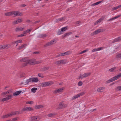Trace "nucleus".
<instances>
[{
    "label": "nucleus",
    "mask_w": 121,
    "mask_h": 121,
    "mask_svg": "<svg viewBox=\"0 0 121 121\" xmlns=\"http://www.w3.org/2000/svg\"><path fill=\"white\" fill-rule=\"evenodd\" d=\"M116 58L117 59H121V53L117 54L116 56Z\"/></svg>",
    "instance_id": "nucleus-36"
},
{
    "label": "nucleus",
    "mask_w": 121,
    "mask_h": 121,
    "mask_svg": "<svg viewBox=\"0 0 121 121\" xmlns=\"http://www.w3.org/2000/svg\"><path fill=\"white\" fill-rule=\"evenodd\" d=\"M49 68V67L47 66L42 68L41 69L42 71H44L48 70Z\"/></svg>",
    "instance_id": "nucleus-34"
},
{
    "label": "nucleus",
    "mask_w": 121,
    "mask_h": 121,
    "mask_svg": "<svg viewBox=\"0 0 121 121\" xmlns=\"http://www.w3.org/2000/svg\"><path fill=\"white\" fill-rule=\"evenodd\" d=\"M91 73L88 72L85 73L82 75L80 74L79 78V79H82L86 78L90 76L91 75Z\"/></svg>",
    "instance_id": "nucleus-6"
},
{
    "label": "nucleus",
    "mask_w": 121,
    "mask_h": 121,
    "mask_svg": "<svg viewBox=\"0 0 121 121\" xmlns=\"http://www.w3.org/2000/svg\"><path fill=\"white\" fill-rule=\"evenodd\" d=\"M67 105V104H64L61 102L60 103L58 106V108L59 109L63 108L66 107Z\"/></svg>",
    "instance_id": "nucleus-10"
},
{
    "label": "nucleus",
    "mask_w": 121,
    "mask_h": 121,
    "mask_svg": "<svg viewBox=\"0 0 121 121\" xmlns=\"http://www.w3.org/2000/svg\"><path fill=\"white\" fill-rule=\"evenodd\" d=\"M5 48V45H2L0 46V49Z\"/></svg>",
    "instance_id": "nucleus-47"
},
{
    "label": "nucleus",
    "mask_w": 121,
    "mask_h": 121,
    "mask_svg": "<svg viewBox=\"0 0 121 121\" xmlns=\"http://www.w3.org/2000/svg\"><path fill=\"white\" fill-rule=\"evenodd\" d=\"M61 31L60 30H59L57 32V34L58 35H60L62 34V33H61Z\"/></svg>",
    "instance_id": "nucleus-51"
},
{
    "label": "nucleus",
    "mask_w": 121,
    "mask_h": 121,
    "mask_svg": "<svg viewBox=\"0 0 121 121\" xmlns=\"http://www.w3.org/2000/svg\"><path fill=\"white\" fill-rule=\"evenodd\" d=\"M10 117H11L10 116V114L9 113L3 115L2 116V118H5Z\"/></svg>",
    "instance_id": "nucleus-28"
},
{
    "label": "nucleus",
    "mask_w": 121,
    "mask_h": 121,
    "mask_svg": "<svg viewBox=\"0 0 121 121\" xmlns=\"http://www.w3.org/2000/svg\"><path fill=\"white\" fill-rule=\"evenodd\" d=\"M22 43V40H18L17 41H13L12 42V44H15V43L16 44V46H17L18 45V43Z\"/></svg>",
    "instance_id": "nucleus-17"
},
{
    "label": "nucleus",
    "mask_w": 121,
    "mask_h": 121,
    "mask_svg": "<svg viewBox=\"0 0 121 121\" xmlns=\"http://www.w3.org/2000/svg\"><path fill=\"white\" fill-rule=\"evenodd\" d=\"M67 29V27H64L60 29L61 31L62 32L64 31H65Z\"/></svg>",
    "instance_id": "nucleus-43"
},
{
    "label": "nucleus",
    "mask_w": 121,
    "mask_h": 121,
    "mask_svg": "<svg viewBox=\"0 0 121 121\" xmlns=\"http://www.w3.org/2000/svg\"><path fill=\"white\" fill-rule=\"evenodd\" d=\"M56 22H59L60 21V18L56 19Z\"/></svg>",
    "instance_id": "nucleus-61"
},
{
    "label": "nucleus",
    "mask_w": 121,
    "mask_h": 121,
    "mask_svg": "<svg viewBox=\"0 0 121 121\" xmlns=\"http://www.w3.org/2000/svg\"><path fill=\"white\" fill-rule=\"evenodd\" d=\"M54 82L52 81H49V82H42L40 83V86L42 87L48 86H51L53 84Z\"/></svg>",
    "instance_id": "nucleus-3"
},
{
    "label": "nucleus",
    "mask_w": 121,
    "mask_h": 121,
    "mask_svg": "<svg viewBox=\"0 0 121 121\" xmlns=\"http://www.w3.org/2000/svg\"><path fill=\"white\" fill-rule=\"evenodd\" d=\"M26 75V74L24 73H22L20 74V77L21 78L24 77Z\"/></svg>",
    "instance_id": "nucleus-44"
},
{
    "label": "nucleus",
    "mask_w": 121,
    "mask_h": 121,
    "mask_svg": "<svg viewBox=\"0 0 121 121\" xmlns=\"http://www.w3.org/2000/svg\"><path fill=\"white\" fill-rule=\"evenodd\" d=\"M72 34V32H71L66 33L64 35L62 36V38H63L65 37L69 36V35H71Z\"/></svg>",
    "instance_id": "nucleus-22"
},
{
    "label": "nucleus",
    "mask_w": 121,
    "mask_h": 121,
    "mask_svg": "<svg viewBox=\"0 0 121 121\" xmlns=\"http://www.w3.org/2000/svg\"><path fill=\"white\" fill-rule=\"evenodd\" d=\"M38 75L39 77L41 78H43L44 77L43 74L41 73H38Z\"/></svg>",
    "instance_id": "nucleus-46"
},
{
    "label": "nucleus",
    "mask_w": 121,
    "mask_h": 121,
    "mask_svg": "<svg viewBox=\"0 0 121 121\" xmlns=\"http://www.w3.org/2000/svg\"><path fill=\"white\" fill-rule=\"evenodd\" d=\"M25 34H24L23 33V34H21L20 35H19L17 36V37H22L25 36L24 35Z\"/></svg>",
    "instance_id": "nucleus-57"
},
{
    "label": "nucleus",
    "mask_w": 121,
    "mask_h": 121,
    "mask_svg": "<svg viewBox=\"0 0 121 121\" xmlns=\"http://www.w3.org/2000/svg\"><path fill=\"white\" fill-rule=\"evenodd\" d=\"M64 87H61L55 90L53 93L55 94H56L57 93H61L62 92L65 90Z\"/></svg>",
    "instance_id": "nucleus-7"
},
{
    "label": "nucleus",
    "mask_w": 121,
    "mask_h": 121,
    "mask_svg": "<svg viewBox=\"0 0 121 121\" xmlns=\"http://www.w3.org/2000/svg\"><path fill=\"white\" fill-rule=\"evenodd\" d=\"M11 12L6 13H5L4 15L5 16H12Z\"/></svg>",
    "instance_id": "nucleus-33"
},
{
    "label": "nucleus",
    "mask_w": 121,
    "mask_h": 121,
    "mask_svg": "<svg viewBox=\"0 0 121 121\" xmlns=\"http://www.w3.org/2000/svg\"><path fill=\"white\" fill-rule=\"evenodd\" d=\"M65 19V18L64 17L60 18V21H63V20H64V19Z\"/></svg>",
    "instance_id": "nucleus-56"
},
{
    "label": "nucleus",
    "mask_w": 121,
    "mask_h": 121,
    "mask_svg": "<svg viewBox=\"0 0 121 121\" xmlns=\"http://www.w3.org/2000/svg\"><path fill=\"white\" fill-rule=\"evenodd\" d=\"M121 7V5H119L117 6H116L113 8L112 9V10L113 11L116 10L119 8H120Z\"/></svg>",
    "instance_id": "nucleus-37"
},
{
    "label": "nucleus",
    "mask_w": 121,
    "mask_h": 121,
    "mask_svg": "<svg viewBox=\"0 0 121 121\" xmlns=\"http://www.w3.org/2000/svg\"><path fill=\"white\" fill-rule=\"evenodd\" d=\"M6 94V92H4L2 93L1 94V95L2 96H3L5 95Z\"/></svg>",
    "instance_id": "nucleus-55"
},
{
    "label": "nucleus",
    "mask_w": 121,
    "mask_h": 121,
    "mask_svg": "<svg viewBox=\"0 0 121 121\" xmlns=\"http://www.w3.org/2000/svg\"><path fill=\"white\" fill-rule=\"evenodd\" d=\"M63 53L64 56H65L66 55H69L72 52L71 51H69Z\"/></svg>",
    "instance_id": "nucleus-32"
},
{
    "label": "nucleus",
    "mask_w": 121,
    "mask_h": 121,
    "mask_svg": "<svg viewBox=\"0 0 121 121\" xmlns=\"http://www.w3.org/2000/svg\"><path fill=\"white\" fill-rule=\"evenodd\" d=\"M85 92L83 91L81 93H80L79 94H77L76 95H74L72 97V100H73L74 99H75L76 98L83 95L85 94Z\"/></svg>",
    "instance_id": "nucleus-9"
},
{
    "label": "nucleus",
    "mask_w": 121,
    "mask_h": 121,
    "mask_svg": "<svg viewBox=\"0 0 121 121\" xmlns=\"http://www.w3.org/2000/svg\"><path fill=\"white\" fill-rule=\"evenodd\" d=\"M80 23V21H78L76 22V23L77 24H79Z\"/></svg>",
    "instance_id": "nucleus-63"
},
{
    "label": "nucleus",
    "mask_w": 121,
    "mask_h": 121,
    "mask_svg": "<svg viewBox=\"0 0 121 121\" xmlns=\"http://www.w3.org/2000/svg\"><path fill=\"white\" fill-rule=\"evenodd\" d=\"M22 21L23 19H19L13 21V25H15L21 22Z\"/></svg>",
    "instance_id": "nucleus-14"
},
{
    "label": "nucleus",
    "mask_w": 121,
    "mask_h": 121,
    "mask_svg": "<svg viewBox=\"0 0 121 121\" xmlns=\"http://www.w3.org/2000/svg\"><path fill=\"white\" fill-rule=\"evenodd\" d=\"M26 46V44H23L22 45L19 46L17 49V50H19L25 48Z\"/></svg>",
    "instance_id": "nucleus-21"
},
{
    "label": "nucleus",
    "mask_w": 121,
    "mask_h": 121,
    "mask_svg": "<svg viewBox=\"0 0 121 121\" xmlns=\"http://www.w3.org/2000/svg\"><path fill=\"white\" fill-rule=\"evenodd\" d=\"M33 102L32 101H30L29 102H27L26 103V104H32L33 103Z\"/></svg>",
    "instance_id": "nucleus-54"
},
{
    "label": "nucleus",
    "mask_w": 121,
    "mask_h": 121,
    "mask_svg": "<svg viewBox=\"0 0 121 121\" xmlns=\"http://www.w3.org/2000/svg\"><path fill=\"white\" fill-rule=\"evenodd\" d=\"M7 93V94L8 95L11 92V90H9L6 92ZM12 97V95H7L4 98H2L0 100V101L2 102L7 101L11 99Z\"/></svg>",
    "instance_id": "nucleus-1"
},
{
    "label": "nucleus",
    "mask_w": 121,
    "mask_h": 121,
    "mask_svg": "<svg viewBox=\"0 0 121 121\" xmlns=\"http://www.w3.org/2000/svg\"><path fill=\"white\" fill-rule=\"evenodd\" d=\"M41 119L39 116H35L31 117V121H39Z\"/></svg>",
    "instance_id": "nucleus-8"
},
{
    "label": "nucleus",
    "mask_w": 121,
    "mask_h": 121,
    "mask_svg": "<svg viewBox=\"0 0 121 121\" xmlns=\"http://www.w3.org/2000/svg\"><path fill=\"white\" fill-rule=\"evenodd\" d=\"M104 48L103 47H101L99 48H97L94 49L92 50V52H95L99 51L101 50L102 48Z\"/></svg>",
    "instance_id": "nucleus-24"
},
{
    "label": "nucleus",
    "mask_w": 121,
    "mask_h": 121,
    "mask_svg": "<svg viewBox=\"0 0 121 121\" xmlns=\"http://www.w3.org/2000/svg\"><path fill=\"white\" fill-rule=\"evenodd\" d=\"M14 112H15V115L21 114L22 113V112L21 111H16Z\"/></svg>",
    "instance_id": "nucleus-45"
},
{
    "label": "nucleus",
    "mask_w": 121,
    "mask_h": 121,
    "mask_svg": "<svg viewBox=\"0 0 121 121\" xmlns=\"http://www.w3.org/2000/svg\"><path fill=\"white\" fill-rule=\"evenodd\" d=\"M121 77V73H119L117 75L112 78L108 80V81H109V82H112L118 79Z\"/></svg>",
    "instance_id": "nucleus-5"
},
{
    "label": "nucleus",
    "mask_w": 121,
    "mask_h": 121,
    "mask_svg": "<svg viewBox=\"0 0 121 121\" xmlns=\"http://www.w3.org/2000/svg\"><path fill=\"white\" fill-rule=\"evenodd\" d=\"M31 82V80L30 78L26 80L25 82V85L28 84L30 82Z\"/></svg>",
    "instance_id": "nucleus-38"
},
{
    "label": "nucleus",
    "mask_w": 121,
    "mask_h": 121,
    "mask_svg": "<svg viewBox=\"0 0 121 121\" xmlns=\"http://www.w3.org/2000/svg\"><path fill=\"white\" fill-rule=\"evenodd\" d=\"M43 61L41 60H40L38 61H35V64H39L42 63Z\"/></svg>",
    "instance_id": "nucleus-53"
},
{
    "label": "nucleus",
    "mask_w": 121,
    "mask_h": 121,
    "mask_svg": "<svg viewBox=\"0 0 121 121\" xmlns=\"http://www.w3.org/2000/svg\"><path fill=\"white\" fill-rule=\"evenodd\" d=\"M121 40V37H119L115 39L113 41V42L114 43L120 41Z\"/></svg>",
    "instance_id": "nucleus-27"
},
{
    "label": "nucleus",
    "mask_w": 121,
    "mask_h": 121,
    "mask_svg": "<svg viewBox=\"0 0 121 121\" xmlns=\"http://www.w3.org/2000/svg\"><path fill=\"white\" fill-rule=\"evenodd\" d=\"M55 115V113H51L48 114V116L49 117H51L54 116Z\"/></svg>",
    "instance_id": "nucleus-39"
},
{
    "label": "nucleus",
    "mask_w": 121,
    "mask_h": 121,
    "mask_svg": "<svg viewBox=\"0 0 121 121\" xmlns=\"http://www.w3.org/2000/svg\"><path fill=\"white\" fill-rule=\"evenodd\" d=\"M120 16H121L120 15H118V16H117L115 17H114L112 18H110V19H109L107 21H112V20H113L114 19H116L119 17H120Z\"/></svg>",
    "instance_id": "nucleus-25"
},
{
    "label": "nucleus",
    "mask_w": 121,
    "mask_h": 121,
    "mask_svg": "<svg viewBox=\"0 0 121 121\" xmlns=\"http://www.w3.org/2000/svg\"><path fill=\"white\" fill-rule=\"evenodd\" d=\"M103 32L102 29H99L96 30L94 32L91 33V35L92 36H93L101 32Z\"/></svg>",
    "instance_id": "nucleus-11"
},
{
    "label": "nucleus",
    "mask_w": 121,
    "mask_h": 121,
    "mask_svg": "<svg viewBox=\"0 0 121 121\" xmlns=\"http://www.w3.org/2000/svg\"><path fill=\"white\" fill-rule=\"evenodd\" d=\"M43 107V106L42 105H37L35 106V108L36 109L40 108Z\"/></svg>",
    "instance_id": "nucleus-35"
},
{
    "label": "nucleus",
    "mask_w": 121,
    "mask_h": 121,
    "mask_svg": "<svg viewBox=\"0 0 121 121\" xmlns=\"http://www.w3.org/2000/svg\"><path fill=\"white\" fill-rule=\"evenodd\" d=\"M82 84L83 83L81 81H80L78 83V86H81L82 85Z\"/></svg>",
    "instance_id": "nucleus-48"
},
{
    "label": "nucleus",
    "mask_w": 121,
    "mask_h": 121,
    "mask_svg": "<svg viewBox=\"0 0 121 121\" xmlns=\"http://www.w3.org/2000/svg\"><path fill=\"white\" fill-rule=\"evenodd\" d=\"M28 59L27 58H22L20 60V62H25L22 64V66L23 67L26 66H25L24 64L26 63H27V61H28Z\"/></svg>",
    "instance_id": "nucleus-13"
},
{
    "label": "nucleus",
    "mask_w": 121,
    "mask_h": 121,
    "mask_svg": "<svg viewBox=\"0 0 121 121\" xmlns=\"http://www.w3.org/2000/svg\"><path fill=\"white\" fill-rule=\"evenodd\" d=\"M67 63V60L65 59L56 61L54 62L55 64L58 65L65 64Z\"/></svg>",
    "instance_id": "nucleus-2"
},
{
    "label": "nucleus",
    "mask_w": 121,
    "mask_h": 121,
    "mask_svg": "<svg viewBox=\"0 0 121 121\" xmlns=\"http://www.w3.org/2000/svg\"><path fill=\"white\" fill-rule=\"evenodd\" d=\"M9 114L11 117L13 116L14 115H15V112H11L10 113H9Z\"/></svg>",
    "instance_id": "nucleus-50"
},
{
    "label": "nucleus",
    "mask_w": 121,
    "mask_h": 121,
    "mask_svg": "<svg viewBox=\"0 0 121 121\" xmlns=\"http://www.w3.org/2000/svg\"><path fill=\"white\" fill-rule=\"evenodd\" d=\"M12 15H15L16 16H19L21 15L22 13L18 12L17 11H11Z\"/></svg>",
    "instance_id": "nucleus-15"
},
{
    "label": "nucleus",
    "mask_w": 121,
    "mask_h": 121,
    "mask_svg": "<svg viewBox=\"0 0 121 121\" xmlns=\"http://www.w3.org/2000/svg\"><path fill=\"white\" fill-rule=\"evenodd\" d=\"M56 42L55 40H52L50 42L47 43L45 45H44V47H46L48 46L51 45L53 44L56 43Z\"/></svg>",
    "instance_id": "nucleus-12"
},
{
    "label": "nucleus",
    "mask_w": 121,
    "mask_h": 121,
    "mask_svg": "<svg viewBox=\"0 0 121 121\" xmlns=\"http://www.w3.org/2000/svg\"><path fill=\"white\" fill-rule=\"evenodd\" d=\"M30 78L31 81L33 82H37L38 81H39V80L38 79V78L36 77Z\"/></svg>",
    "instance_id": "nucleus-18"
},
{
    "label": "nucleus",
    "mask_w": 121,
    "mask_h": 121,
    "mask_svg": "<svg viewBox=\"0 0 121 121\" xmlns=\"http://www.w3.org/2000/svg\"><path fill=\"white\" fill-rule=\"evenodd\" d=\"M26 6V5L25 4H22L21 5V6L22 7H25Z\"/></svg>",
    "instance_id": "nucleus-62"
},
{
    "label": "nucleus",
    "mask_w": 121,
    "mask_h": 121,
    "mask_svg": "<svg viewBox=\"0 0 121 121\" xmlns=\"http://www.w3.org/2000/svg\"><path fill=\"white\" fill-rule=\"evenodd\" d=\"M5 45V48L6 49H7L11 47V45L9 44H7Z\"/></svg>",
    "instance_id": "nucleus-41"
},
{
    "label": "nucleus",
    "mask_w": 121,
    "mask_h": 121,
    "mask_svg": "<svg viewBox=\"0 0 121 121\" xmlns=\"http://www.w3.org/2000/svg\"><path fill=\"white\" fill-rule=\"evenodd\" d=\"M18 118V117L13 118L12 119L11 121H16Z\"/></svg>",
    "instance_id": "nucleus-49"
},
{
    "label": "nucleus",
    "mask_w": 121,
    "mask_h": 121,
    "mask_svg": "<svg viewBox=\"0 0 121 121\" xmlns=\"http://www.w3.org/2000/svg\"><path fill=\"white\" fill-rule=\"evenodd\" d=\"M96 3H94L93 4H92V5H96Z\"/></svg>",
    "instance_id": "nucleus-64"
},
{
    "label": "nucleus",
    "mask_w": 121,
    "mask_h": 121,
    "mask_svg": "<svg viewBox=\"0 0 121 121\" xmlns=\"http://www.w3.org/2000/svg\"><path fill=\"white\" fill-rule=\"evenodd\" d=\"M32 30V29H28L23 32V33H24V34H26L28 33H30V32Z\"/></svg>",
    "instance_id": "nucleus-26"
},
{
    "label": "nucleus",
    "mask_w": 121,
    "mask_h": 121,
    "mask_svg": "<svg viewBox=\"0 0 121 121\" xmlns=\"http://www.w3.org/2000/svg\"><path fill=\"white\" fill-rule=\"evenodd\" d=\"M39 53L40 52H33V54H39Z\"/></svg>",
    "instance_id": "nucleus-58"
},
{
    "label": "nucleus",
    "mask_w": 121,
    "mask_h": 121,
    "mask_svg": "<svg viewBox=\"0 0 121 121\" xmlns=\"http://www.w3.org/2000/svg\"><path fill=\"white\" fill-rule=\"evenodd\" d=\"M63 53H59L56 55L55 56L56 58H58L60 57L64 56Z\"/></svg>",
    "instance_id": "nucleus-30"
},
{
    "label": "nucleus",
    "mask_w": 121,
    "mask_h": 121,
    "mask_svg": "<svg viewBox=\"0 0 121 121\" xmlns=\"http://www.w3.org/2000/svg\"><path fill=\"white\" fill-rule=\"evenodd\" d=\"M24 29L23 28L17 27L15 29V30L16 31H23Z\"/></svg>",
    "instance_id": "nucleus-20"
},
{
    "label": "nucleus",
    "mask_w": 121,
    "mask_h": 121,
    "mask_svg": "<svg viewBox=\"0 0 121 121\" xmlns=\"http://www.w3.org/2000/svg\"><path fill=\"white\" fill-rule=\"evenodd\" d=\"M33 110V109L32 108L29 107L24 108L22 109V111H28Z\"/></svg>",
    "instance_id": "nucleus-16"
},
{
    "label": "nucleus",
    "mask_w": 121,
    "mask_h": 121,
    "mask_svg": "<svg viewBox=\"0 0 121 121\" xmlns=\"http://www.w3.org/2000/svg\"><path fill=\"white\" fill-rule=\"evenodd\" d=\"M116 69V67H113L111 69L109 70V71L110 72H114V71Z\"/></svg>",
    "instance_id": "nucleus-42"
},
{
    "label": "nucleus",
    "mask_w": 121,
    "mask_h": 121,
    "mask_svg": "<svg viewBox=\"0 0 121 121\" xmlns=\"http://www.w3.org/2000/svg\"><path fill=\"white\" fill-rule=\"evenodd\" d=\"M105 88L104 87H101L97 89V91L99 92H103L105 89Z\"/></svg>",
    "instance_id": "nucleus-19"
},
{
    "label": "nucleus",
    "mask_w": 121,
    "mask_h": 121,
    "mask_svg": "<svg viewBox=\"0 0 121 121\" xmlns=\"http://www.w3.org/2000/svg\"><path fill=\"white\" fill-rule=\"evenodd\" d=\"M88 49H86V50H84L83 51V53H85V52L88 51Z\"/></svg>",
    "instance_id": "nucleus-60"
},
{
    "label": "nucleus",
    "mask_w": 121,
    "mask_h": 121,
    "mask_svg": "<svg viewBox=\"0 0 121 121\" xmlns=\"http://www.w3.org/2000/svg\"><path fill=\"white\" fill-rule=\"evenodd\" d=\"M103 20V18H100L95 22V23H94V25H96L98 23L100 22L101 21Z\"/></svg>",
    "instance_id": "nucleus-23"
},
{
    "label": "nucleus",
    "mask_w": 121,
    "mask_h": 121,
    "mask_svg": "<svg viewBox=\"0 0 121 121\" xmlns=\"http://www.w3.org/2000/svg\"><path fill=\"white\" fill-rule=\"evenodd\" d=\"M22 91H16L13 94V95L14 96L18 95L22 92Z\"/></svg>",
    "instance_id": "nucleus-29"
},
{
    "label": "nucleus",
    "mask_w": 121,
    "mask_h": 121,
    "mask_svg": "<svg viewBox=\"0 0 121 121\" xmlns=\"http://www.w3.org/2000/svg\"><path fill=\"white\" fill-rule=\"evenodd\" d=\"M103 1H100L96 3V5H98L99 4H100V3H101Z\"/></svg>",
    "instance_id": "nucleus-59"
},
{
    "label": "nucleus",
    "mask_w": 121,
    "mask_h": 121,
    "mask_svg": "<svg viewBox=\"0 0 121 121\" xmlns=\"http://www.w3.org/2000/svg\"><path fill=\"white\" fill-rule=\"evenodd\" d=\"M37 90V89L36 88L34 87L32 88L31 90V91L33 93H35L36 92V91Z\"/></svg>",
    "instance_id": "nucleus-40"
},
{
    "label": "nucleus",
    "mask_w": 121,
    "mask_h": 121,
    "mask_svg": "<svg viewBox=\"0 0 121 121\" xmlns=\"http://www.w3.org/2000/svg\"><path fill=\"white\" fill-rule=\"evenodd\" d=\"M47 35L44 34H40L39 35L38 37L39 38H44L46 37Z\"/></svg>",
    "instance_id": "nucleus-31"
},
{
    "label": "nucleus",
    "mask_w": 121,
    "mask_h": 121,
    "mask_svg": "<svg viewBox=\"0 0 121 121\" xmlns=\"http://www.w3.org/2000/svg\"><path fill=\"white\" fill-rule=\"evenodd\" d=\"M36 60L34 59H32L30 60H28L27 63H26L24 64L25 66H27L28 64L32 65L33 64H35Z\"/></svg>",
    "instance_id": "nucleus-4"
},
{
    "label": "nucleus",
    "mask_w": 121,
    "mask_h": 121,
    "mask_svg": "<svg viewBox=\"0 0 121 121\" xmlns=\"http://www.w3.org/2000/svg\"><path fill=\"white\" fill-rule=\"evenodd\" d=\"M116 90L117 91H120L121 90V86H119L116 88Z\"/></svg>",
    "instance_id": "nucleus-52"
}]
</instances>
